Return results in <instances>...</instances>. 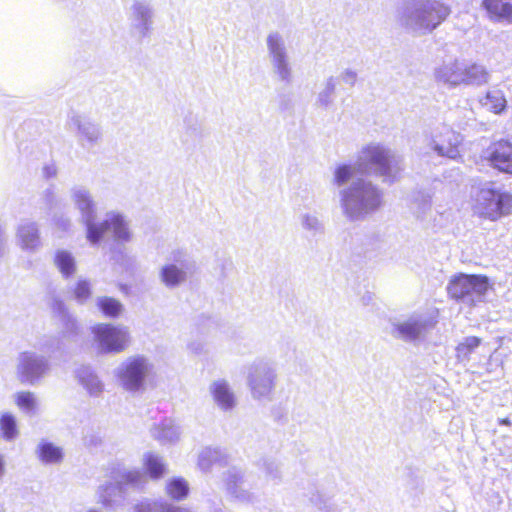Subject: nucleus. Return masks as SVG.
Here are the masks:
<instances>
[{
    "label": "nucleus",
    "instance_id": "f257e3e1",
    "mask_svg": "<svg viewBox=\"0 0 512 512\" xmlns=\"http://www.w3.org/2000/svg\"><path fill=\"white\" fill-rule=\"evenodd\" d=\"M357 166L362 173H369L371 171L390 182L397 178L400 170L397 161L390 151L377 144H369L362 149V156Z\"/></svg>",
    "mask_w": 512,
    "mask_h": 512
},
{
    "label": "nucleus",
    "instance_id": "0eeeda50",
    "mask_svg": "<svg viewBox=\"0 0 512 512\" xmlns=\"http://www.w3.org/2000/svg\"><path fill=\"white\" fill-rule=\"evenodd\" d=\"M485 160L499 172L512 174V139L502 138L490 143Z\"/></svg>",
    "mask_w": 512,
    "mask_h": 512
},
{
    "label": "nucleus",
    "instance_id": "1a4fd4ad",
    "mask_svg": "<svg viewBox=\"0 0 512 512\" xmlns=\"http://www.w3.org/2000/svg\"><path fill=\"white\" fill-rule=\"evenodd\" d=\"M48 370L44 359L35 357L30 353H22L18 366V378L23 384H33Z\"/></svg>",
    "mask_w": 512,
    "mask_h": 512
},
{
    "label": "nucleus",
    "instance_id": "a878e982",
    "mask_svg": "<svg viewBox=\"0 0 512 512\" xmlns=\"http://www.w3.org/2000/svg\"><path fill=\"white\" fill-rule=\"evenodd\" d=\"M16 404L20 409L33 410L35 408V398L31 392H20L16 396Z\"/></svg>",
    "mask_w": 512,
    "mask_h": 512
},
{
    "label": "nucleus",
    "instance_id": "f3484780",
    "mask_svg": "<svg viewBox=\"0 0 512 512\" xmlns=\"http://www.w3.org/2000/svg\"><path fill=\"white\" fill-rule=\"evenodd\" d=\"M38 457L45 463H59L63 458L61 448L52 443H42L38 448Z\"/></svg>",
    "mask_w": 512,
    "mask_h": 512
},
{
    "label": "nucleus",
    "instance_id": "412c9836",
    "mask_svg": "<svg viewBox=\"0 0 512 512\" xmlns=\"http://www.w3.org/2000/svg\"><path fill=\"white\" fill-rule=\"evenodd\" d=\"M0 431L6 440H12L14 439L17 434V425L16 420L13 415L9 413H5L0 418Z\"/></svg>",
    "mask_w": 512,
    "mask_h": 512
},
{
    "label": "nucleus",
    "instance_id": "393cba45",
    "mask_svg": "<svg viewBox=\"0 0 512 512\" xmlns=\"http://www.w3.org/2000/svg\"><path fill=\"white\" fill-rule=\"evenodd\" d=\"M267 42H268L269 50L273 54L276 62L278 64L283 63L285 54H284L283 48L280 45L278 37L275 35H270L268 37Z\"/></svg>",
    "mask_w": 512,
    "mask_h": 512
},
{
    "label": "nucleus",
    "instance_id": "4468645a",
    "mask_svg": "<svg viewBox=\"0 0 512 512\" xmlns=\"http://www.w3.org/2000/svg\"><path fill=\"white\" fill-rule=\"evenodd\" d=\"M482 344V339L477 336H468L464 338L455 347L456 358L459 361L470 359L471 354Z\"/></svg>",
    "mask_w": 512,
    "mask_h": 512
},
{
    "label": "nucleus",
    "instance_id": "9d476101",
    "mask_svg": "<svg viewBox=\"0 0 512 512\" xmlns=\"http://www.w3.org/2000/svg\"><path fill=\"white\" fill-rule=\"evenodd\" d=\"M480 5L489 20L512 23V0H481Z\"/></svg>",
    "mask_w": 512,
    "mask_h": 512
},
{
    "label": "nucleus",
    "instance_id": "c85d7f7f",
    "mask_svg": "<svg viewBox=\"0 0 512 512\" xmlns=\"http://www.w3.org/2000/svg\"><path fill=\"white\" fill-rule=\"evenodd\" d=\"M150 506L148 504H138L136 506V512H150Z\"/></svg>",
    "mask_w": 512,
    "mask_h": 512
},
{
    "label": "nucleus",
    "instance_id": "5701e85b",
    "mask_svg": "<svg viewBox=\"0 0 512 512\" xmlns=\"http://www.w3.org/2000/svg\"><path fill=\"white\" fill-rule=\"evenodd\" d=\"M146 472L153 479H159L164 475L165 467L164 464L154 455H148L145 459Z\"/></svg>",
    "mask_w": 512,
    "mask_h": 512
},
{
    "label": "nucleus",
    "instance_id": "2eb2a0df",
    "mask_svg": "<svg viewBox=\"0 0 512 512\" xmlns=\"http://www.w3.org/2000/svg\"><path fill=\"white\" fill-rule=\"evenodd\" d=\"M97 307L104 316L109 318H116L122 312V304L113 297L103 296L98 298Z\"/></svg>",
    "mask_w": 512,
    "mask_h": 512
},
{
    "label": "nucleus",
    "instance_id": "f8f14e48",
    "mask_svg": "<svg viewBox=\"0 0 512 512\" xmlns=\"http://www.w3.org/2000/svg\"><path fill=\"white\" fill-rule=\"evenodd\" d=\"M212 395L216 403L224 410L231 409L234 406V397L230 392L228 385L224 381H217L213 384Z\"/></svg>",
    "mask_w": 512,
    "mask_h": 512
},
{
    "label": "nucleus",
    "instance_id": "39448f33",
    "mask_svg": "<svg viewBox=\"0 0 512 512\" xmlns=\"http://www.w3.org/2000/svg\"><path fill=\"white\" fill-rule=\"evenodd\" d=\"M489 280L485 275H467L460 273L452 277L447 286L450 298L461 300L471 293L485 295L489 290Z\"/></svg>",
    "mask_w": 512,
    "mask_h": 512
},
{
    "label": "nucleus",
    "instance_id": "473e14b6",
    "mask_svg": "<svg viewBox=\"0 0 512 512\" xmlns=\"http://www.w3.org/2000/svg\"><path fill=\"white\" fill-rule=\"evenodd\" d=\"M353 190H355L357 192L359 190V188L355 186V187H353Z\"/></svg>",
    "mask_w": 512,
    "mask_h": 512
},
{
    "label": "nucleus",
    "instance_id": "c756f323",
    "mask_svg": "<svg viewBox=\"0 0 512 512\" xmlns=\"http://www.w3.org/2000/svg\"><path fill=\"white\" fill-rule=\"evenodd\" d=\"M500 424L509 426L511 424L510 420L508 418L501 419Z\"/></svg>",
    "mask_w": 512,
    "mask_h": 512
},
{
    "label": "nucleus",
    "instance_id": "4be33fe9",
    "mask_svg": "<svg viewBox=\"0 0 512 512\" xmlns=\"http://www.w3.org/2000/svg\"><path fill=\"white\" fill-rule=\"evenodd\" d=\"M109 231V219H105L99 224L90 223L87 225V238L88 240L96 244L98 243L104 234Z\"/></svg>",
    "mask_w": 512,
    "mask_h": 512
},
{
    "label": "nucleus",
    "instance_id": "423d86ee",
    "mask_svg": "<svg viewBox=\"0 0 512 512\" xmlns=\"http://www.w3.org/2000/svg\"><path fill=\"white\" fill-rule=\"evenodd\" d=\"M95 341L106 353H119L124 351L129 344L126 330L111 324L100 323L92 327Z\"/></svg>",
    "mask_w": 512,
    "mask_h": 512
},
{
    "label": "nucleus",
    "instance_id": "9b49d317",
    "mask_svg": "<svg viewBox=\"0 0 512 512\" xmlns=\"http://www.w3.org/2000/svg\"><path fill=\"white\" fill-rule=\"evenodd\" d=\"M54 264L65 278H70L76 273L77 265L75 258L66 250H58L55 253Z\"/></svg>",
    "mask_w": 512,
    "mask_h": 512
},
{
    "label": "nucleus",
    "instance_id": "a211bd4d",
    "mask_svg": "<svg viewBox=\"0 0 512 512\" xmlns=\"http://www.w3.org/2000/svg\"><path fill=\"white\" fill-rule=\"evenodd\" d=\"M91 296V283L86 279H79L70 290V297L80 304L88 301Z\"/></svg>",
    "mask_w": 512,
    "mask_h": 512
},
{
    "label": "nucleus",
    "instance_id": "6e6552de",
    "mask_svg": "<svg viewBox=\"0 0 512 512\" xmlns=\"http://www.w3.org/2000/svg\"><path fill=\"white\" fill-rule=\"evenodd\" d=\"M148 370L149 367L145 358H129L120 372L123 387L129 391L139 390L143 385Z\"/></svg>",
    "mask_w": 512,
    "mask_h": 512
},
{
    "label": "nucleus",
    "instance_id": "cd10ccee",
    "mask_svg": "<svg viewBox=\"0 0 512 512\" xmlns=\"http://www.w3.org/2000/svg\"><path fill=\"white\" fill-rule=\"evenodd\" d=\"M353 170L349 165H341L335 171V182L338 185L346 183L352 176Z\"/></svg>",
    "mask_w": 512,
    "mask_h": 512
},
{
    "label": "nucleus",
    "instance_id": "7ed1b4c3",
    "mask_svg": "<svg viewBox=\"0 0 512 512\" xmlns=\"http://www.w3.org/2000/svg\"><path fill=\"white\" fill-rule=\"evenodd\" d=\"M450 9L445 4L433 1L427 2L405 16L403 24L407 27L430 32L439 26L449 15Z\"/></svg>",
    "mask_w": 512,
    "mask_h": 512
},
{
    "label": "nucleus",
    "instance_id": "2f4dec72",
    "mask_svg": "<svg viewBox=\"0 0 512 512\" xmlns=\"http://www.w3.org/2000/svg\"><path fill=\"white\" fill-rule=\"evenodd\" d=\"M371 191H372L373 194L376 195L377 198H379V193H378V191L375 188L371 187Z\"/></svg>",
    "mask_w": 512,
    "mask_h": 512
},
{
    "label": "nucleus",
    "instance_id": "bb28decb",
    "mask_svg": "<svg viewBox=\"0 0 512 512\" xmlns=\"http://www.w3.org/2000/svg\"><path fill=\"white\" fill-rule=\"evenodd\" d=\"M487 101L490 106V110L496 114L503 112L506 108V100L502 96L487 94Z\"/></svg>",
    "mask_w": 512,
    "mask_h": 512
},
{
    "label": "nucleus",
    "instance_id": "b1692460",
    "mask_svg": "<svg viewBox=\"0 0 512 512\" xmlns=\"http://www.w3.org/2000/svg\"><path fill=\"white\" fill-rule=\"evenodd\" d=\"M398 336L404 340H414L419 336L420 330L416 322H406L396 326Z\"/></svg>",
    "mask_w": 512,
    "mask_h": 512
},
{
    "label": "nucleus",
    "instance_id": "7c9ffc66",
    "mask_svg": "<svg viewBox=\"0 0 512 512\" xmlns=\"http://www.w3.org/2000/svg\"><path fill=\"white\" fill-rule=\"evenodd\" d=\"M3 471H4V462H3L2 456L0 455V475L3 473Z\"/></svg>",
    "mask_w": 512,
    "mask_h": 512
},
{
    "label": "nucleus",
    "instance_id": "dca6fc26",
    "mask_svg": "<svg viewBox=\"0 0 512 512\" xmlns=\"http://www.w3.org/2000/svg\"><path fill=\"white\" fill-rule=\"evenodd\" d=\"M109 219V231L113 232L114 238L119 241H127L130 238L127 225L119 214H112Z\"/></svg>",
    "mask_w": 512,
    "mask_h": 512
},
{
    "label": "nucleus",
    "instance_id": "20e7f679",
    "mask_svg": "<svg viewBox=\"0 0 512 512\" xmlns=\"http://www.w3.org/2000/svg\"><path fill=\"white\" fill-rule=\"evenodd\" d=\"M475 208L479 217L496 221L511 212L512 195L492 188L482 189Z\"/></svg>",
    "mask_w": 512,
    "mask_h": 512
},
{
    "label": "nucleus",
    "instance_id": "f03ea898",
    "mask_svg": "<svg viewBox=\"0 0 512 512\" xmlns=\"http://www.w3.org/2000/svg\"><path fill=\"white\" fill-rule=\"evenodd\" d=\"M487 71L479 65H462L458 61L447 63L435 71L436 81L449 86L486 81Z\"/></svg>",
    "mask_w": 512,
    "mask_h": 512
},
{
    "label": "nucleus",
    "instance_id": "6ab92c4d",
    "mask_svg": "<svg viewBox=\"0 0 512 512\" xmlns=\"http://www.w3.org/2000/svg\"><path fill=\"white\" fill-rule=\"evenodd\" d=\"M166 492L172 499H184L189 492L188 483L183 478H174L166 484Z\"/></svg>",
    "mask_w": 512,
    "mask_h": 512
},
{
    "label": "nucleus",
    "instance_id": "ddd939ff",
    "mask_svg": "<svg viewBox=\"0 0 512 512\" xmlns=\"http://www.w3.org/2000/svg\"><path fill=\"white\" fill-rule=\"evenodd\" d=\"M20 244L24 249H34L39 245V233L35 224H23L18 229Z\"/></svg>",
    "mask_w": 512,
    "mask_h": 512
},
{
    "label": "nucleus",
    "instance_id": "aec40b11",
    "mask_svg": "<svg viewBox=\"0 0 512 512\" xmlns=\"http://www.w3.org/2000/svg\"><path fill=\"white\" fill-rule=\"evenodd\" d=\"M162 280L167 286H176L185 279L184 272L175 265H167L163 268Z\"/></svg>",
    "mask_w": 512,
    "mask_h": 512
}]
</instances>
